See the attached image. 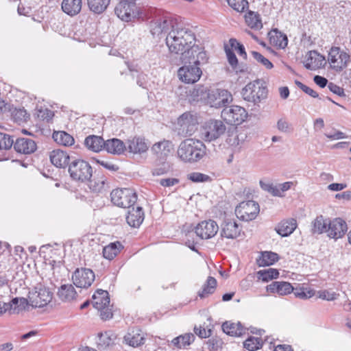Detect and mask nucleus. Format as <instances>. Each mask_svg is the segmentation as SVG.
I'll use <instances>...</instances> for the list:
<instances>
[{
	"label": "nucleus",
	"mask_w": 351,
	"mask_h": 351,
	"mask_svg": "<svg viewBox=\"0 0 351 351\" xmlns=\"http://www.w3.org/2000/svg\"><path fill=\"white\" fill-rule=\"evenodd\" d=\"M328 226V236L335 240L343 237L348 230L346 222L339 217L330 219Z\"/></svg>",
	"instance_id": "obj_18"
},
{
	"label": "nucleus",
	"mask_w": 351,
	"mask_h": 351,
	"mask_svg": "<svg viewBox=\"0 0 351 351\" xmlns=\"http://www.w3.org/2000/svg\"><path fill=\"white\" fill-rule=\"evenodd\" d=\"M123 249V245L119 241L110 243L103 248V256L108 260L114 258L121 250Z\"/></svg>",
	"instance_id": "obj_34"
},
{
	"label": "nucleus",
	"mask_w": 351,
	"mask_h": 351,
	"mask_svg": "<svg viewBox=\"0 0 351 351\" xmlns=\"http://www.w3.org/2000/svg\"><path fill=\"white\" fill-rule=\"evenodd\" d=\"M115 338L114 335L111 331H106L98 334L97 345L99 348H106L112 345Z\"/></svg>",
	"instance_id": "obj_43"
},
{
	"label": "nucleus",
	"mask_w": 351,
	"mask_h": 351,
	"mask_svg": "<svg viewBox=\"0 0 351 351\" xmlns=\"http://www.w3.org/2000/svg\"><path fill=\"white\" fill-rule=\"evenodd\" d=\"M137 84L143 88H147V75L141 73H139L137 76L136 80Z\"/></svg>",
	"instance_id": "obj_62"
},
{
	"label": "nucleus",
	"mask_w": 351,
	"mask_h": 351,
	"mask_svg": "<svg viewBox=\"0 0 351 351\" xmlns=\"http://www.w3.org/2000/svg\"><path fill=\"white\" fill-rule=\"evenodd\" d=\"M330 219L325 218L320 215L311 222V232L313 234H321L324 232H328V224H329Z\"/></svg>",
	"instance_id": "obj_28"
},
{
	"label": "nucleus",
	"mask_w": 351,
	"mask_h": 351,
	"mask_svg": "<svg viewBox=\"0 0 351 351\" xmlns=\"http://www.w3.org/2000/svg\"><path fill=\"white\" fill-rule=\"evenodd\" d=\"M206 345L209 350L218 351L222 348L223 341L219 337H213L206 342Z\"/></svg>",
	"instance_id": "obj_51"
},
{
	"label": "nucleus",
	"mask_w": 351,
	"mask_h": 351,
	"mask_svg": "<svg viewBox=\"0 0 351 351\" xmlns=\"http://www.w3.org/2000/svg\"><path fill=\"white\" fill-rule=\"evenodd\" d=\"M245 109L239 106H230L225 107L221 113L224 121L232 125H238L242 123L247 117Z\"/></svg>",
	"instance_id": "obj_13"
},
{
	"label": "nucleus",
	"mask_w": 351,
	"mask_h": 351,
	"mask_svg": "<svg viewBox=\"0 0 351 351\" xmlns=\"http://www.w3.org/2000/svg\"><path fill=\"white\" fill-rule=\"evenodd\" d=\"M206 147L202 141L194 138H187L180 143L177 154L185 162L199 161L206 155Z\"/></svg>",
	"instance_id": "obj_3"
},
{
	"label": "nucleus",
	"mask_w": 351,
	"mask_h": 351,
	"mask_svg": "<svg viewBox=\"0 0 351 351\" xmlns=\"http://www.w3.org/2000/svg\"><path fill=\"white\" fill-rule=\"evenodd\" d=\"M96 162L98 164L103 166L104 168H106L110 171H116L119 169V167L117 165H115L108 161H106V160H101V159H97Z\"/></svg>",
	"instance_id": "obj_61"
},
{
	"label": "nucleus",
	"mask_w": 351,
	"mask_h": 351,
	"mask_svg": "<svg viewBox=\"0 0 351 351\" xmlns=\"http://www.w3.org/2000/svg\"><path fill=\"white\" fill-rule=\"evenodd\" d=\"M166 45L171 53L181 54L182 58L184 54L190 50L195 45V35L194 32L186 27H175L171 29L165 39Z\"/></svg>",
	"instance_id": "obj_2"
},
{
	"label": "nucleus",
	"mask_w": 351,
	"mask_h": 351,
	"mask_svg": "<svg viewBox=\"0 0 351 351\" xmlns=\"http://www.w3.org/2000/svg\"><path fill=\"white\" fill-rule=\"evenodd\" d=\"M219 228L215 221L208 219L199 222L195 228V232L201 239H209L217 234Z\"/></svg>",
	"instance_id": "obj_17"
},
{
	"label": "nucleus",
	"mask_w": 351,
	"mask_h": 351,
	"mask_svg": "<svg viewBox=\"0 0 351 351\" xmlns=\"http://www.w3.org/2000/svg\"><path fill=\"white\" fill-rule=\"evenodd\" d=\"M184 65L178 71L179 79L186 84L197 82L202 75L201 65L208 61L207 54L203 47H193L182 58Z\"/></svg>",
	"instance_id": "obj_1"
},
{
	"label": "nucleus",
	"mask_w": 351,
	"mask_h": 351,
	"mask_svg": "<svg viewBox=\"0 0 351 351\" xmlns=\"http://www.w3.org/2000/svg\"><path fill=\"white\" fill-rule=\"evenodd\" d=\"M295 297L301 299H308L315 295V291L304 287L296 288L293 291Z\"/></svg>",
	"instance_id": "obj_52"
},
{
	"label": "nucleus",
	"mask_w": 351,
	"mask_h": 351,
	"mask_svg": "<svg viewBox=\"0 0 351 351\" xmlns=\"http://www.w3.org/2000/svg\"><path fill=\"white\" fill-rule=\"evenodd\" d=\"M173 149V145L171 141L163 140L154 144L152 147V152L160 162H163L169 156Z\"/></svg>",
	"instance_id": "obj_20"
},
{
	"label": "nucleus",
	"mask_w": 351,
	"mask_h": 351,
	"mask_svg": "<svg viewBox=\"0 0 351 351\" xmlns=\"http://www.w3.org/2000/svg\"><path fill=\"white\" fill-rule=\"evenodd\" d=\"M209 99L213 101V106L217 108L226 107L232 100V95L225 89H217L213 91L210 95Z\"/></svg>",
	"instance_id": "obj_21"
},
{
	"label": "nucleus",
	"mask_w": 351,
	"mask_h": 351,
	"mask_svg": "<svg viewBox=\"0 0 351 351\" xmlns=\"http://www.w3.org/2000/svg\"><path fill=\"white\" fill-rule=\"evenodd\" d=\"M245 21L251 29L258 30L263 27L261 16L258 12L247 10L245 14Z\"/></svg>",
	"instance_id": "obj_35"
},
{
	"label": "nucleus",
	"mask_w": 351,
	"mask_h": 351,
	"mask_svg": "<svg viewBox=\"0 0 351 351\" xmlns=\"http://www.w3.org/2000/svg\"><path fill=\"white\" fill-rule=\"evenodd\" d=\"M92 300L94 308L100 311V317L103 320H108L112 317L109 293L107 291L97 289L93 295Z\"/></svg>",
	"instance_id": "obj_8"
},
{
	"label": "nucleus",
	"mask_w": 351,
	"mask_h": 351,
	"mask_svg": "<svg viewBox=\"0 0 351 351\" xmlns=\"http://www.w3.org/2000/svg\"><path fill=\"white\" fill-rule=\"evenodd\" d=\"M52 138L58 144L64 146H71L74 143L73 137L64 131L54 132Z\"/></svg>",
	"instance_id": "obj_41"
},
{
	"label": "nucleus",
	"mask_w": 351,
	"mask_h": 351,
	"mask_svg": "<svg viewBox=\"0 0 351 351\" xmlns=\"http://www.w3.org/2000/svg\"><path fill=\"white\" fill-rule=\"evenodd\" d=\"M226 143L232 147H236L239 145L238 136L236 134H229L226 141Z\"/></svg>",
	"instance_id": "obj_63"
},
{
	"label": "nucleus",
	"mask_w": 351,
	"mask_h": 351,
	"mask_svg": "<svg viewBox=\"0 0 351 351\" xmlns=\"http://www.w3.org/2000/svg\"><path fill=\"white\" fill-rule=\"evenodd\" d=\"M144 220V212L141 206L134 208L133 206L128 208L126 216L127 223L131 227L137 228L143 223Z\"/></svg>",
	"instance_id": "obj_22"
},
{
	"label": "nucleus",
	"mask_w": 351,
	"mask_h": 351,
	"mask_svg": "<svg viewBox=\"0 0 351 351\" xmlns=\"http://www.w3.org/2000/svg\"><path fill=\"white\" fill-rule=\"evenodd\" d=\"M297 228V221L295 219L291 218L287 220H283L276 228V230L278 234L282 237H288Z\"/></svg>",
	"instance_id": "obj_29"
},
{
	"label": "nucleus",
	"mask_w": 351,
	"mask_h": 351,
	"mask_svg": "<svg viewBox=\"0 0 351 351\" xmlns=\"http://www.w3.org/2000/svg\"><path fill=\"white\" fill-rule=\"evenodd\" d=\"M277 128L282 132H289L291 127L288 121L285 119H280L277 122Z\"/></svg>",
	"instance_id": "obj_58"
},
{
	"label": "nucleus",
	"mask_w": 351,
	"mask_h": 351,
	"mask_svg": "<svg viewBox=\"0 0 351 351\" xmlns=\"http://www.w3.org/2000/svg\"><path fill=\"white\" fill-rule=\"evenodd\" d=\"M217 287V280L214 277L209 276L206 283L203 285L202 290L198 292V296L201 298H205L213 294Z\"/></svg>",
	"instance_id": "obj_39"
},
{
	"label": "nucleus",
	"mask_w": 351,
	"mask_h": 351,
	"mask_svg": "<svg viewBox=\"0 0 351 351\" xmlns=\"http://www.w3.org/2000/svg\"><path fill=\"white\" fill-rule=\"evenodd\" d=\"M328 61L332 69L341 71L350 62V55L339 47H332L328 52Z\"/></svg>",
	"instance_id": "obj_12"
},
{
	"label": "nucleus",
	"mask_w": 351,
	"mask_h": 351,
	"mask_svg": "<svg viewBox=\"0 0 351 351\" xmlns=\"http://www.w3.org/2000/svg\"><path fill=\"white\" fill-rule=\"evenodd\" d=\"M243 98L254 105L258 104L267 96V89L260 80H255L247 84L241 92Z\"/></svg>",
	"instance_id": "obj_4"
},
{
	"label": "nucleus",
	"mask_w": 351,
	"mask_h": 351,
	"mask_svg": "<svg viewBox=\"0 0 351 351\" xmlns=\"http://www.w3.org/2000/svg\"><path fill=\"white\" fill-rule=\"evenodd\" d=\"M314 82L321 88L328 86V82L326 78L320 75H315L313 78Z\"/></svg>",
	"instance_id": "obj_64"
},
{
	"label": "nucleus",
	"mask_w": 351,
	"mask_h": 351,
	"mask_svg": "<svg viewBox=\"0 0 351 351\" xmlns=\"http://www.w3.org/2000/svg\"><path fill=\"white\" fill-rule=\"evenodd\" d=\"M198 125L197 118L190 112H184L178 119L176 131L182 137L192 136L197 130Z\"/></svg>",
	"instance_id": "obj_11"
},
{
	"label": "nucleus",
	"mask_w": 351,
	"mask_h": 351,
	"mask_svg": "<svg viewBox=\"0 0 351 351\" xmlns=\"http://www.w3.org/2000/svg\"><path fill=\"white\" fill-rule=\"evenodd\" d=\"M328 88L334 94H336L339 96H344L345 95V93H344V90H343V88L337 86V84L332 83V82H329L328 84Z\"/></svg>",
	"instance_id": "obj_59"
},
{
	"label": "nucleus",
	"mask_w": 351,
	"mask_h": 351,
	"mask_svg": "<svg viewBox=\"0 0 351 351\" xmlns=\"http://www.w3.org/2000/svg\"><path fill=\"white\" fill-rule=\"evenodd\" d=\"M229 44L230 46V49H232V51L233 49L236 50L238 54L244 59L247 58V53L243 44L239 43L236 38H233L229 40Z\"/></svg>",
	"instance_id": "obj_49"
},
{
	"label": "nucleus",
	"mask_w": 351,
	"mask_h": 351,
	"mask_svg": "<svg viewBox=\"0 0 351 351\" xmlns=\"http://www.w3.org/2000/svg\"><path fill=\"white\" fill-rule=\"evenodd\" d=\"M278 270L274 268L263 269L257 272L258 278L263 282H268L274 278H278Z\"/></svg>",
	"instance_id": "obj_44"
},
{
	"label": "nucleus",
	"mask_w": 351,
	"mask_h": 351,
	"mask_svg": "<svg viewBox=\"0 0 351 351\" xmlns=\"http://www.w3.org/2000/svg\"><path fill=\"white\" fill-rule=\"evenodd\" d=\"M241 232V228L232 219H225L221 225V237L229 239H237Z\"/></svg>",
	"instance_id": "obj_19"
},
{
	"label": "nucleus",
	"mask_w": 351,
	"mask_h": 351,
	"mask_svg": "<svg viewBox=\"0 0 351 351\" xmlns=\"http://www.w3.org/2000/svg\"><path fill=\"white\" fill-rule=\"evenodd\" d=\"M111 202L121 208H130L137 201L136 192L130 188L116 189L110 193Z\"/></svg>",
	"instance_id": "obj_6"
},
{
	"label": "nucleus",
	"mask_w": 351,
	"mask_h": 351,
	"mask_svg": "<svg viewBox=\"0 0 351 351\" xmlns=\"http://www.w3.org/2000/svg\"><path fill=\"white\" fill-rule=\"evenodd\" d=\"M195 337L191 332L181 335L172 340V343L178 348H186L190 346L194 341Z\"/></svg>",
	"instance_id": "obj_38"
},
{
	"label": "nucleus",
	"mask_w": 351,
	"mask_h": 351,
	"mask_svg": "<svg viewBox=\"0 0 351 351\" xmlns=\"http://www.w3.org/2000/svg\"><path fill=\"white\" fill-rule=\"evenodd\" d=\"M104 149L110 154H121L125 149V146L120 139L111 138L105 141Z\"/></svg>",
	"instance_id": "obj_31"
},
{
	"label": "nucleus",
	"mask_w": 351,
	"mask_h": 351,
	"mask_svg": "<svg viewBox=\"0 0 351 351\" xmlns=\"http://www.w3.org/2000/svg\"><path fill=\"white\" fill-rule=\"evenodd\" d=\"M95 274L85 267L77 268L72 275L73 284L80 288L89 287L95 280Z\"/></svg>",
	"instance_id": "obj_16"
},
{
	"label": "nucleus",
	"mask_w": 351,
	"mask_h": 351,
	"mask_svg": "<svg viewBox=\"0 0 351 351\" xmlns=\"http://www.w3.org/2000/svg\"><path fill=\"white\" fill-rule=\"evenodd\" d=\"M252 56L253 58L259 63H261L262 65L265 66L267 69H271L274 67L273 64L266 58H265L262 54L260 53L252 51L251 52Z\"/></svg>",
	"instance_id": "obj_53"
},
{
	"label": "nucleus",
	"mask_w": 351,
	"mask_h": 351,
	"mask_svg": "<svg viewBox=\"0 0 351 351\" xmlns=\"http://www.w3.org/2000/svg\"><path fill=\"white\" fill-rule=\"evenodd\" d=\"M258 212V204L252 200L242 202L235 208L237 217L241 220L246 221L254 219Z\"/></svg>",
	"instance_id": "obj_15"
},
{
	"label": "nucleus",
	"mask_w": 351,
	"mask_h": 351,
	"mask_svg": "<svg viewBox=\"0 0 351 351\" xmlns=\"http://www.w3.org/2000/svg\"><path fill=\"white\" fill-rule=\"evenodd\" d=\"M295 84L305 93L308 94V95L311 96L313 98L318 97V93L314 90H313L311 88L307 86L306 85L304 84L303 83L299 81H295Z\"/></svg>",
	"instance_id": "obj_56"
},
{
	"label": "nucleus",
	"mask_w": 351,
	"mask_h": 351,
	"mask_svg": "<svg viewBox=\"0 0 351 351\" xmlns=\"http://www.w3.org/2000/svg\"><path fill=\"white\" fill-rule=\"evenodd\" d=\"M52 299V293L42 285H38L29 292V304L35 308L46 306Z\"/></svg>",
	"instance_id": "obj_14"
},
{
	"label": "nucleus",
	"mask_w": 351,
	"mask_h": 351,
	"mask_svg": "<svg viewBox=\"0 0 351 351\" xmlns=\"http://www.w3.org/2000/svg\"><path fill=\"white\" fill-rule=\"evenodd\" d=\"M319 298L328 301H332L337 298V294L335 292H329L327 290L319 291L318 292Z\"/></svg>",
	"instance_id": "obj_57"
},
{
	"label": "nucleus",
	"mask_w": 351,
	"mask_h": 351,
	"mask_svg": "<svg viewBox=\"0 0 351 351\" xmlns=\"http://www.w3.org/2000/svg\"><path fill=\"white\" fill-rule=\"evenodd\" d=\"M87 182H88L89 188L93 191L99 192L104 188L106 183V178L103 176H101L100 178L94 177L93 180L90 178Z\"/></svg>",
	"instance_id": "obj_45"
},
{
	"label": "nucleus",
	"mask_w": 351,
	"mask_h": 351,
	"mask_svg": "<svg viewBox=\"0 0 351 351\" xmlns=\"http://www.w3.org/2000/svg\"><path fill=\"white\" fill-rule=\"evenodd\" d=\"M51 163L58 167L64 168L69 164L70 157L66 152L62 149H54L50 153Z\"/></svg>",
	"instance_id": "obj_25"
},
{
	"label": "nucleus",
	"mask_w": 351,
	"mask_h": 351,
	"mask_svg": "<svg viewBox=\"0 0 351 351\" xmlns=\"http://www.w3.org/2000/svg\"><path fill=\"white\" fill-rule=\"evenodd\" d=\"M77 293L72 285H62L58 289V295L63 301H71Z\"/></svg>",
	"instance_id": "obj_40"
},
{
	"label": "nucleus",
	"mask_w": 351,
	"mask_h": 351,
	"mask_svg": "<svg viewBox=\"0 0 351 351\" xmlns=\"http://www.w3.org/2000/svg\"><path fill=\"white\" fill-rule=\"evenodd\" d=\"M228 3L232 9L239 12H244L249 6L247 0H228Z\"/></svg>",
	"instance_id": "obj_48"
},
{
	"label": "nucleus",
	"mask_w": 351,
	"mask_h": 351,
	"mask_svg": "<svg viewBox=\"0 0 351 351\" xmlns=\"http://www.w3.org/2000/svg\"><path fill=\"white\" fill-rule=\"evenodd\" d=\"M110 0H87L90 10L95 14H101L108 8Z\"/></svg>",
	"instance_id": "obj_42"
},
{
	"label": "nucleus",
	"mask_w": 351,
	"mask_h": 351,
	"mask_svg": "<svg viewBox=\"0 0 351 351\" xmlns=\"http://www.w3.org/2000/svg\"><path fill=\"white\" fill-rule=\"evenodd\" d=\"M125 341L132 347H138L144 344L145 337L143 333L139 330H132L129 332L124 337Z\"/></svg>",
	"instance_id": "obj_36"
},
{
	"label": "nucleus",
	"mask_w": 351,
	"mask_h": 351,
	"mask_svg": "<svg viewBox=\"0 0 351 351\" xmlns=\"http://www.w3.org/2000/svg\"><path fill=\"white\" fill-rule=\"evenodd\" d=\"M325 62V57L316 51H310L304 66L309 70H315L322 66Z\"/></svg>",
	"instance_id": "obj_27"
},
{
	"label": "nucleus",
	"mask_w": 351,
	"mask_h": 351,
	"mask_svg": "<svg viewBox=\"0 0 351 351\" xmlns=\"http://www.w3.org/2000/svg\"><path fill=\"white\" fill-rule=\"evenodd\" d=\"M226 130V127L220 120L210 119L202 127L200 137L205 141L211 142L219 138Z\"/></svg>",
	"instance_id": "obj_10"
},
{
	"label": "nucleus",
	"mask_w": 351,
	"mask_h": 351,
	"mask_svg": "<svg viewBox=\"0 0 351 351\" xmlns=\"http://www.w3.org/2000/svg\"><path fill=\"white\" fill-rule=\"evenodd\" d=\"M280 257L277 253L273 252H262L260 256L256 259L259 267L269 266L274 264L279 260Z\"/></svg>",
	"instance_id": "obj_33"
},
{
	"label": "nucleus",
	"mask_w": 351,
	"mask_h": 351,
	"mask_svg": "<svg viewBox=\"0 0 351 351\" xmlns=\"http://www.w3.org/2000/svg\"><path fill=\"white\" fill-rule=\"evenodd\" d=\"M268 38L271 45L279 49H285L288 44V38L286 34L278 29H272L268 33Z\"/></svg>",
	"instance_id": "obj_26"
},
{
	"label": "nucleus",
	"mask_w": 351,
	"mask_h": 351,
	"mask_svg": "<svg viewBox=\"0 0 351 351\" xmlns=\"http://www.w3.org/2000/svg\"><path fill=\"white\" fill-rule=\"evenodd\" d=\"M266 289L268 292L277 293L280 295H287L294 291V288L291 283L284 281H274L267 285Z\"/></svg>",
	"instance_id": "obj_24"
},
{
	"label": "nucleus",
	"mask_w": 351,
	"mask_h": 351,
	"mask_svg": "<svg viewBox=\"0 0 351 351\" xmlns=\"http://www.w3.org/2000/svg\"><path fill=\"white\" fill-rule=\"evenodd\" d=\"M161 186L165 187H169L176 185L179 182V180L174 178H165L161 179L159 181Z\"/></svg>",
	"instance_id": "obj_60"
},
{
	"label": "nucleus",
	"mask_w": 351,
	"mask_h": 351,
	"mask_svg": "<svg viewBox=\"0 0 351 351\" xmlns=\"http://www.w3.org/2000/svg\"><path fill=\"white\" fill-rule=\"evenodd\" d=\"M176 25L174 19L169 14L159 11L150 22V32L153 36H159L170 31Z\"/></svg>",
	"instance_id": "obj_9"
},
{
	"label": "nucleus",
	"mask_w": 351,
	"mask_h": 351,
	"mask_svg": "<svg viewBox=\"0 0 351 351\" xmlns=\"http://www.w3.org/2000/svg\"><path fill=\"white\" fill-rule=\"evenodd\" d=\"M244 348L249 351H254L262 346V340L260 338L250 337L243 343Z\"/></svg>",
	"instance_id": "obj_46"
},
{
	"label": "nucleus",
	"mask_w": 351,
	"mask_h": 351,
	"mask_svg": "<svg viewBox=\"0 0 351 351\" xmlns=\"http://www.w3.org/2000/svg\"><path fill=\"white\" fill-rule=\"evenodd\" d=\"M128 149L130 152L134 154L145 152L148 146L144 138L141 137H134L128 142Z\"/></svg>",
	"instance_id": "obj_37"
},
{
	"label": "nucleus",
	"mask_w": 351,
	"mask_h": 351,
	"mask_svg": "<svg viewBox=\"0 0 351 351\" xmlns=\"http://www.w3.org/2000/svg\"><path fill=\"white\" fill-rule=\"evenodd\" d=\"M222 330L223 332L233 337H240L245 332V329L240 322H226L222 324Z\"/></svg>",
	"instance_id": "obj_30"
},
{
	"label": "nucleus",
	"mask_w": 351,
	"mask_h": 351,
	"mask_svg": "<svg viewBox=\"0 0 351 351\" xmlns=\"http://www.w3.org/2000/svg\"><path fill=\"white\" fill-rule=\"evenodd\" d=\"M187 178L193 182H208L212 180V178L206 175L199 172H192L187 175Z\"/></svg>",
	"instance_id": "obj_50"
},
{
	"label": "nucleus",
	"mask_w": 351,
	"mask_h": 351,
	"mask_svg": "<svg viewBox=\"0 0 351 351\" xmlns=\"http://www.w3.org/2000/svg\"><path fill=\"white\" fill-rule=\"evenodd\" d=\"M114 12L119 19L125 21L143 17V12L137 7L135 0H120L114 8Z\"/></svg>",
	"instance_id": "obj_5"
},
{
	"label": "nucleus",
	"mask_w": 351,
	"mask_h": 351,
	"mask_svg": "<svg viewBox=\"0 0 351 351\" xmlns=\"http://www.w3.org/2000/svg\"><path fill=\"white\" fill-rule=\"evenodd\" d=\"M224 49L228 63L233 69H235L238 65V59L234 52L228 45H225Z\"/></svg>",
	"instance_id": "obj_54"
},
{
	"label": "nucleus",
	"mask_w": 351,
	"mask_h": 351,
	"mask_svg": "<svg viewBox=\"0 0 351 351\" xmlns=\"http://www.w3.org/2000/svg\"><path fill=\"white\" fill-rule=\"evenodd\" d=\"M193 331L196 335L199 338H206L211 335V330H206V328L202 326H195Z\"/></svg>",
	"instance_id": "obj_55"
},
{
	"label": "nucleus",
	"mask_w": 351,
	"mask_h": 351,
	"mask_svg": "<svg viewBox=\"0 0 351 351\" xmlns=\"http://www.w3.org/2000/svg\"><path fill=\"white\" fill-rule=\"evenodd\" d=\"M13 146L16 152L24 154L33 153L36 149V143L27 138H17Z\"/></svg>",
	"instance_id": "obj_23"
},
{
	"label": "nucleus",
	"mask_w": 351,
	"mask_h": 351,
	"mask_svg": "<svg viewBox=\"0 0 351 351\" xmlns=\"http://www.w3.org/2000/svg\"><path fill=\"white\" fill-rule=\"evenodd\" d=\"M14 143L13 138L5 133L0 132V152L10 149Z\"/></svg>",
	"instance_id": "obj_47"
},
{
	"label": "nucleus",
	"mask_w": 351,
	"mask_h": 351,
	"mask_svg": "<svg viewBox=\"0 0 351 351\" xmlns=\"http://www.w3.org/2000/svg\"><path fill=\"white\" fill-rule=\"evenodd\" d=\"M84 144L88 149L98 152L104 148L105 141L101 136L90 135L85 138Z\"/></svg>",
	"instance_id": "obj_32"
},
{
	"label": "nucleus",
	"mask_w": 351,
	"mask_h": 351,
	"mask_svg": "<svg viewBox=\"0 0 351 351\" xmlns=\"http://www.w3.org/2000/svg\"><path fill=\"white\" fill-rule=\"evenodd\" d=\"M69 172L71 178L75 181L86 182L93 177V169L86 160H74L69 166Z\"/></svg>",
	"instance_id": "obj_7"
}]
</instances>
